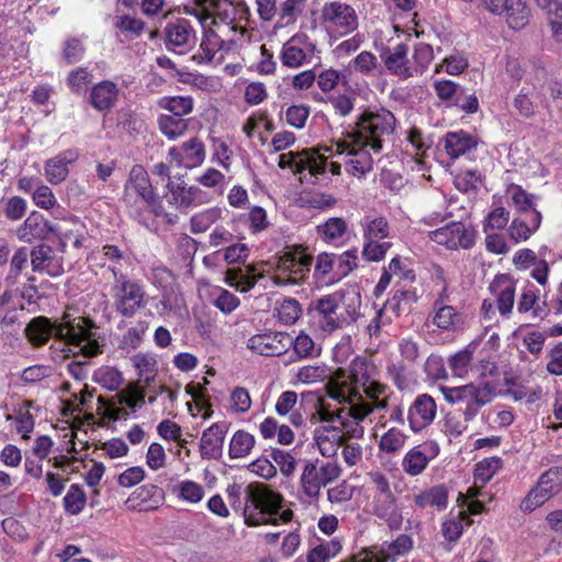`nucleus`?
Listing matches in <instances>:
<instances>
[{"mask_svg": "<svg viewBox=\"0 0 562 562\" xmlns=\"http://www.w3.org/2000/svg\"><path fill=\"white\" fill-rule=\"evenodd\" d=\"M373 368L364 359L356 358L349 368L338 369L327 383L329 396L341 404L330 415L321 409V419H339L356 438L364 434L362 422L374 411L387 407V386L373 378Z\"/></svg>", "mask_w": 562, "mask_h": 562, "instance_id": "1", "label": "nucleus"}, {"mask_svg": "<svg viewBox=\"0 0 562 562\" xmlns=\"http://www.w3.org/2000/svg\"><path fill=\"white\" fill-rule=\"evenodd\" d=\"M373 149L364 140L347 144V132L344 138L331 144L322 145L302 151H289L278 157V166L281 169H290L296 175L308 172L311 176L322 175L329 168L333 175L340 173V164L328 159L336 155L345 156L346 171L355 177H362L372 169Z\"/></svg>", "mask_w": 562, "mask_h": 562, "instance_id": "2", "label": "nucleus"}, {"mask_svg": "<svg viewBox=\"0 0 562 562\" xmlns=\"http://www.w3.org/2000/svg\"><path fill=\"white\" fill-rule=\"evenodd\" d=\"M27 338L35 345L45 344L55 336L66 340L76 351L86 358L102 352V338L95 324L72 310L63 314L59 323H50L46 317H36L26 326Z\"/></svg>", "mask_w": 562, "mask_h": 562, "instance_id": "3", "label": "nucleus"}, {"mask_svg": "<svg viewBox=\"0 0 562 562\" xmlns=\"http://www.w3.org/2000/svg\"><path fill=\"white\" fill-rule=\"evenodd\" d=\"M231 506L243 510L248 526L263 524L278 525L292 519L291 509L283 508V497L261 483H250L246 486L232 484L226 488Z\"/></svg>", "mask_w": 562, "mask_h": 562, "instance_id": "4", "label": "nucleus"}, {"mask_svg": "<svg viewBox=\"0 0 562 562\" xmlns=\"http://www.w3.org/2000/svg\"><path fill=\"white\" fill-rule=\"evenodd\" d=\"M479 379L461 386H441L443 398L452 405H460L465 422H472L480 409L491 403L501 386L495 361H484Z\"/></svg>", "mask_w": 562, "mask_h": 562, "instance_id": "5", "label": "nucleus"}, {"mask_svg": "<svg viewBox=\"0 0 562 562\" xmlns=\"http://www.w3.org/2000/svg\"><path fill=\"white\" fill-rule=\"evenodd\" d=\"M362 295L358 283H346L335 292L316 301V311L322 316L321 325L334 331L357 322L361 316Z\"/></svg>", "mask_w": 562, "mask_h": 562, "instance_id": "6", "label": "nucleus"}, {"mask_svg": "<svg viewBox=\"0 0 562 562\" xmlns=\"http://www.w3.org/2000/svg\"><path fill=\"white\" fill-rule=\"evenodd\" d=\"M186 13L195 16L202 29L214 27L235 42L244 35V27L237 22L238 10L229 1L194 0L186 7Z\"/></svg>", "mask_w": 562, "mask_h": 562, "instance_id": "7", "label": "nucleus"}, {"mask_svg": "<svg viewBox=\"0 0 562 562\" xmlns=\"http://www.w3.org/2000/svg\"><path fill=\"white\" fill-rule=\"evenodd\" d=\"M396 127L394 114L385 108L366 110L356 122L355 127L347 131V144L364 140L374 154L382 150L383 144L390 139Z\"/></svg>", "mask_w": 562, "mask_h": 562, "instance_id": "8", "label": "nucleus"}, {"mask_svg": "<svg viewBox=\"0 0 562 562\" xmlns=\"http://www.w3.org/2000/svg\"><path fill=\"white\" fill-rule=\"evenodd\" d=\"M408 50L407 44L400 43L385 48L380 55L385 69L402 80L422 76L435 57L434 49L429 44H416L411 57H408Z\"/></svg>", "mask_w": 562, "mask_h": 562, "instance_id": "9", "label": "nucleus"}, {"mask_svg": "<svg viewBox=\"0 0 562 562\" xmlns=\"http://www.w3.org/2000/svg\"><path fill=\"white\" fill-rule=\"evenodd\" d=\"M318 21L330 43L355 33L360 25L356 8L341 0L325 2L319 10Z\"/></svg>", "mask_w": 562, "mask_h": 562, "instance_id": "10", "label": "nucleus"}, {"mask_svg": "<svg viewBox=\"0 0 562 562\" xmlns=\"http://www.w3.org/2000/svg\"><path fill=\"white\" fill-rule=\"evenodd\" d=\"M324 408L330 415L339 412L340 407L331 408L329 405L324 404L322 401H317L315 404V412L311 415V423L322 425L316 427L314 430V441L319 453L325 458L334 457L338 449L344 445L345 436L355 438L348 432L347 427L339 419L330 418L328 420L321 419V409Z\"/></svg>", "mask_w": 562, "mask_h": 562, "instance_id": "11", "label": "nucleus"}, {"mask_svg": "<svg viewBox=\"0 0 562 562\" xmlns=\"http://www.w3.org/2000/svg\"><path fill=\"white\" fill-rule=\"evenodd\" d=\"M124 201L134 217L142 220L146 211L155 212L156 195L150 184L148 173L142 166H134L125 186Z\"/></svg>", "mask_w": 562, "mask_h": 562, "instance_id": "12", "label": "nucleus"}, {"mask_svg": "<svg viewBox=\"0 0 562 562\" xmlns=\"http://www.w3.org/2000/svg\"><path fill=\"white\" fill-rule=\"evenodd\" d=\"M111 292L116 312L124 317H133L147 305L144 288L124 273L114 278Z\"/></svg>", "mask_w": 562, "mask_h": 562, "instance_id": "13", "label": "nucleus"}, {"mask_svg": "<svg viewBox=\"0 0 562 562\" xmlns=\"http://www.w3.org/2000/svg\"><path fill=\"white\" fill-rule=\"evenodd\" d=\"M312 256L295 247L278 258L273 280L278 285L297 284L308 273Z\"/></svg>", "mask_w": 562, "mask_h": 562, "instance_id": "14", "label": "nucleus"}, {"mask_svg": "<svg viewBox=\"0 0 562 562\" xmlns=\"http://www.w3.org/2000/svg\"><path fill=\"white\" fill-rule=\"evenodd\" d=\"M368 475L370 484L383 497L381 503L376 501L374 513L378 517L383 519L391 529H400L403 517L395 505L387 477L379 471H372Z\"/></svg>", "mask_w": 562, "mask_h": 562, "instance_id": "15", "label": "nucleus"}, {"mask_svg": "<svg viewBox=\"0 0 562 562\" xmlns=\"http://www.w3.org/2000/svg\"><path fill=\"white\" fill-rule=\"evenodd\" d=\"M562 488V470L553 468L544 472L537 485L527 494L520 504L522 512H532L542 506Z\"/></svg>", "mask_w": 562, "mask_h": 562, "instance_id": "16", "label": "nucleus"}, {"mask_svg": "<svg viewBox=\"0 0 562 562\" xmlns=\"http://www.w3.org/2000/svg\"><path fill=\"white\" fill-rule=\"evenodd\" d=\"M479 347L477 340H472L463 349L451 355L448 359L449 368L454 376L464 379L470 374L477 380L481 366L484 361H493L488 357H474Z\"/></svg>", "mask_w": 562, "mask_h": 562, "instance_id": "17", "label": "nucleus"}, {"mask_svg": "<svg viewBox=\"0 0 562 562\" xmlns=\"http://www.w3.org/2000/svg\"><path fill=\"white\" fill-rule=\"evenodd\" d=\"M490 12L504 16L509 27L520 30L530 19V9L524 0H483Z\"/></svg>", "mask_w": 562, "mask_h": 562, "instance_id": "18", "label": "nucleus"}, {"mask_svg": "<svg viewBox=\"0 0 562 562\" xmlns=\"http://www.w3.org/2000/svg\"><path fill=\"white\" fill-rule=\"evenodd\" d=\"M205 157V145L199 137H191L180 145L170 147L168 150L169 161L184 169L200 167L204 162Z\"/></svg>", "mask_w": 562, "mask_h": 562, "instance_id": "19", "label": "nucleus"}, {"mask_svg": "<svg viewBox=\"0 0 562 562\" xmlns=\"http://www.w3.org/2000/svg\"><path fill=\"white\" fill-rule=\"evenodd\" d=\"M315 49L306 35H294L283 44L280 59L285 67L299 68L312 61Z\"/></svg>", "mask_w": 562, "mask_h": 562, "instance_id": "20", "label": "nucleus"}, {"mask_svg": "<svg viewBox=\"0 0 562 562\" xmlns=\"http://www.w3.org/2000/svg\"><path fill=\"white\" fill-rule=\"evenodd\" d=\"M291 346V336L282 331H265L252 335L247 340V348L254 353L276 357L284 353Z\"/></svg>", "mask_w": 562, "mask_h": 562, "instance_id": "21", "label": "nucleus"}, {"mask_svg": "<svg viewBox=\"0 0 562 562\" xmlns=\"http://www.w3.org/2000/svg\"><path fill=\"white\" fill-rule=\"evenodd\" d=\"M164 34L167 49L179 55L189 52L196 42L195 31L191 23L184 19L169 22Z\"/></svg>", "mask_w": 562, "mask_h": 562, "instance_id": "22", "label": "nucleus"}, {"mask_svg": "<svg viewBox=\"0 0 562 562\" xmlns=\"http://www.w3.org/2000/svg\"><path fill=\"white\" fill-rule=\"evenodd\" d=\"M165 196L167 202L178 210H187L207 201L204 191L198 187L188 186L182 179L169 181Z\"/></svg>", "mask_w": 562, "mask_h": 562, "instance_id": "23", "label": "nucleus"}, {"mask_svg": "<svg viewBox=\"0 0 562 562\" xmlns=\"http://www.w3.org/2000/svg\"><path fill=\"white\" fill-rule=\"evenodd\" d=\"M439 452L440 448L436 441H426L415 446L404 454L401 462L402 470L409 476H418L427 469L430 461L438 457Z\"/></svg>", "mask_w": 562, "mask_h": 562, "instance_id": "24", "label": "nucleus"}, {"mask_svg": "<svg viewBox=\"0 0 562 562\" xmlns=\"http://www.w3.org/2000/svg\"><path fill=\"white\" fill-rule=\"evenodd\" d=\"M429 238L438 245L454 250L468 249L473 245V233L461 222H452L449 225L429 232Z\"/></svg>", "mask_w": 562, "mask_h": 562, "instance_id": "25", "label": "nucleus"}, {"mask_svg": "<svg viewBox=\"0 0 562 562\" xmlns=\"http://www.w3.org/2000/svg\"><path fill=\"white\" fill-rule=\"evenodd\" d=\"M145 403V392L138 385L130 384L113 396V402L105 408V415L113 420L125 419L131 411Z\"/></svg>", "mask_w": 562, "mask_h": 562, "instance_id": "26", "label": "nucleus"}, {"mask_svg": "<svg viewBox=\"0 0 562 562\" xmlns=\"http://www.w3.org/2000/svg\"><path fill=\"white\" fill-rule=\"evenodd\" d=\"M48 233H55L61 236L65 241L71 240L70 235L64 233L61 227L49 224L38 212H32L16 229L18 238L25 243L45 238Z\"/></svg>", "mask_w": 562, "mask_h": 562, "instance_id": "27", "label": "nucleus"}, {"mask_svg": "<svg viewBox=\"0 0 562 562\" xmlns=\"http://www.w3.org/2000/svg\"><path fill=\"white\" fill-rule=\"evenodd\" d=\"M437 405L428 394H419L408 408L407 420L413 432H420L435 419Z\"/></svg>", "mask_w": 562, "mask_h": 562, "instance_id": "28", "label": "nucleus"}, {"mask_svg": "<svg viewBox=\"0 0 562 562\" xmlns=\"http://www.w3.org/2000/svg\"><path fill=\"white\" fill-rule=\"evenodd\" d=\"M203 30V37L198 52L192 56V60L196 64H210L215 59L221 61L223 55L221 50L227 41V36L215 31L214 27H206Z\"/></svg>", "mask_w": 562, "mask_h": 562, "instance_id": "29", "label": "nucleus"}, {"mask_svg": "<svg viewBox=\"0 0 562 562\" xmlns=\"http://www.w3.org/2000/svg\"><path fill=\"white\" fill-rule=\"evenodd\" d=\"M513 265L517 270L525 271L532 268L530 276L542 286L548 283L549 265L546 259L538 258L529 248H521L513 256Z\"/></svg>", "mask_w": 562, "mask_h": 562, "instance_id": "30", "label": "nucleus"}, {"mask_svg": "<svg viewBox=\"0 0 562 562\" xmlns=\"http://www.w3.org/2000/svg\"><path fill=\"white\" fill-rule=\"evenodd\" d=\"M490 290L496 297V306L501 316L509 318L515 304V281L507 274L496 276L490 284Z\"/></svg>", "mask_w": 562, "mask_h": 562, "instance_id": "31", "label": "nucleus"}, {"mask_svg": "<svg viewBox=\"0 0 562 562\" xmlns=\"http://www.w3.org/2000/svg\"><path fill=\"white\" fill-rule=\"evenodd\" d=\"M31 263L34 271L44 272L50 277L64 273L63 257L46 245H41L32 250Z\"/></svg>", "mask_w": 562, "mask_h": 562, "instance_id": "32", "label": "nucleus"}, {"mask_svg": "<svg viewBox=\"0 0 562 562\" xmlns=\"http://www.w3.org/2000/svg\"><path fill=\"white\" fill-rule=\"evenodd\" d=\"M78 158L79 151L69 148L48 159L44 166L46 180L52 184H58L65 181L69 173V166L77 161Z\"/></svg>", "mask_w": 562, "mask_h": 562, "instance_id": "33", "label": "nucleus"}, {"mask_svg": "<svg viewBox=\"0 0 562 562\" xmlns=\"http://www.w3.org/2000/svg\"><path fill=\"white\" fill-rule=\"evenodd\" d=\"M89 260L94 266L108 267L113 278L123 274V270L130 266V258L113 245L103 246L101 250L93 252Z\"/></svg>", "mask_w": 562, "mask_h": 562, "instance_id": "34", "label": "nucleus"}, {"mask_svg": "<svg viewBox=\"0 0 562 562\" xmlns=\"http://www.w3.org/2000/svg\"><path fill=\"white\" fill-rule=\"evenodd\" d=\"M265 265H249L245 269H228L225 276V282L229 286L236 288L240 292H247L263 277Z\"/></svg>", "mask_w": 562, "mask_h": 562, "instance_id": "35", "label": "nucleus"}, {"mask_svg": "<svg viewBox=\"0 0 562 562\" xmlns=\"http://www.w3.org/2000/svg\"><path fill=\"white\" fill-rule=\"evenodd\" d=\"M164 501L162 491L153 484H147L135 490L128 498L132 508L138 512L157 509Z\"/></svg>", "mask_w": 562, "mask_h": 562, "instance_id": "36", "label": "nucleus"}, {"mask_svg": "<svg viewBox=\"0 0 562 562\" xmlns=\"http://www.w3.org/2000/svg\"><path fill=\"white\" fill-rule=\"evenodd\" d=\"M227 426L224 423H214L202 434L200 448L203 457L216 458L221 454Z\"/></svg>", "mask_w": 562, "mask_h": 562, "instance_id": "37", "label": "nucleus"}, {"mask_svg": "<svg viewBox=\"0 0 562 562\" xmlns=\"http://www.w3.org/2000/svg\"><path fill=\"white\" fill-rule=\"evenodd\" d=\"M541 220L540 212L536 210L526 214V218H515L508 227L509 238L516 244L529 239L540 227Z\"/></svg>", "mask_w": 562, "mask_h": 562, "instance_id": "38", "label": "nucleus"}, {"mask_svg": "<svg viewBox=\"0 0 562 562\" xmlns=\"http://www.w3.org/2000/svg\"><path fill=\"white\" fill-rule=\"evenodd\" d=\"M408 435L398 427H391L383 432L378 442V449L380 456L393 458L398 456L406 442Z\"/></svg>", "mask_w": 562, "mask_h": 562, "instance_id": "39", "label": "nucleus"}, {"mask_svg": "<svg viewBox=\"0 0 562 562\" xmlns=\"http://www.w3.org/2000/svg\"><path fill=\"white\" fill-rule=\"evenodd\" d=\"M117 95V86L110 80H104L91 89L90 102L99 111L109 110L115 104Z\"/></svg>", "mask_w": 562, "mask_h": 562, "instance_id": "40", "label": "nucleus"}, {"mask_svg": "<svg viewBox=\"0 0 562 562\" xmlns=\"http://www.w3.org/2000/svg\"><path fill=\"white\" fill-rule=\"evenodd\" d=\"M432 323L442 331L457 333L462 329L464 318L453 306L442 305L435 311Z\"/></svg>", "mask_w": 562, "mask_h": 562, "instance_id": "41", "label": "nucleus"}, {"mask_svg": "<svg viewBox=\"0 0 562 562\" xmlns=\"http://www.w3.org/2000/svg\"><path fill=\"white\" fill-rule=\"evenodd\" d=\"M476 147V139L464 131L451 132L446 135L445 149L456 159Z\"/></svg>", "mask_w": 562, "mask_h": 562, "instance_id": "42", "label": "nucleus"}, {"mask_svg": "<svg viewBox=\"0 0 562 562\" xmlns=\"http://www.w3.org/2000/svg\"><path fill=\"white\" fill-rule=\"evenodd\" d=\"M413 549V540L407 535H400L391 542L382 544L379 552L381 562H394L397 558L407 554Z\"/></svg>", "mask_w": 562, "mask_h": 562, "instance_id": "43", "label": "nucleus"}, {"mask_svg": "<svg viewBox=\"0 0 562 562\" xmlns=\"http://www.w3.org/2000/svg\"><path fill=\"white\" fill-rule=\"evenodd\" d=\"M336 269V256L328 252H322L316 258L314 278L322 285H329L339 281Z\"/></svg>", "mask_w": 562, "mask_h": 562, "instance_id": "44", "label": "nucleus"}, {"mask_svg": "<svg viewBox=\"0 0 562 562\" xmlns=\"http://www.w3.org/2000/svg\"><path fill=\"white\" fill-rule=\"evenodd\" d=\"M347 223L341 217H330L324 224L317 226V234L322 240L338 245L341 244L347 234Z\"/></svg>", "mask_w": 562, "mask_h": 562, "instance_id": "45", "label": "nucleus"}, {"mask_svg": "<svg viewBox=\"0 0 562 562\" xmlns=\"http://www.w3.org/2000/svg\"><path fill=\"white\" fill-rule=\"evenodd\" d=\"M364 239H386L391 236L389 222L383 216L367 215L360 221Z\"/></svg>", "mask_w": 562, "mask_h": 562, "instance_id": "46", "label": "nucleus"}, {"mask_svg": "<svg viewBox=\"0 0 562 562\" xmlns=\"http://www.w3.org/2000/svg\"><path fill=\"white\" fill-rule=\"evenodd\" d=\"M414 502L419 508L436 507L443 509L448 503V491L443 485H437L416 494Z\"/></svg>", "mask_w": 562, "mask_h": 562, "instance_id": "47", "label": "nucleus"}, {"mask_svg": "<svg viewBox=\"0 0 562 562\" xmlns=\"http://www.w3.org/2000/svg\"><path fill=\"white\" fill-rule=\"evenodd\" d=\"M301 488L310 498L317 497L324 485L318 467L314 462H307L300 477Z\"/></svg>", "mask_w": 562, "mask_h": 562, "instance_id": "48", "label": "nucleus"}, {"mask_svg": "<svg viewBox=\"0 0 562 562\" xmlns=\"http://www.w3.org/2000/svg\"><path fill=\"white\" fill-rule=\"evenodd\" d=\"M93 381L109 391H117L123 385L124 378L116 368L102 366L93 372Z\"/></svg>", "mask_w": 562, "mask_h": 562, "instance_id": "49", "label": "nucleus"}, {"mask_svg": "<svg viewBox=\"0 0 562 562\" xmlns=\"http://www.w3.org/2000/svg\"><path fill=\"white\" fill-rule=\"evenodd\" d=\"M159 108L171 112L172 116L181 117L193 110V99L189 95L164 97L158 101Z\"/></svg>", "mask_w": 562, "mask_h": 562, "instance_id": "50", "label": "nucleus"}, {"mask_svg": "<svg viewBox=\"0 0 562 562\" xmlns=\"http://www.w3.org/2000/svg\"><path fill=\"white\" fill-rule=\"evenodd\" d=\"M160 132L170 140L183 136L188 130V121L172 115H161L158 119Z\"/></svg>", "mask_w": 562, "mask_h": 562, "instance_id": "51", "label": "nucleus"}, {"mask_svg": "<svg viewBox=\"0 0 562 562\" xmlns=\"http://www.w3.org/2000/svg\"><path fill=\"white\" fill-rule=\"evenodd\" d=\"M255 446V438L247 431L237 430L229 442L228 454L232 459L244 458L250 453Z\"/></svg>", "mask_w": 562, "mask_h": 562, "instance_id": "52", "label": "nucleus"}, {"mask_svg": "<svg viewBox=\"0 0 562 562\" xmlns=\"http://www.w3.org/2000/svg\"><path fill=\"white\" fill-rule=\"evenodd\" d=\"M252 400L249 391L243 386H235L228 396V412L235 415H244L249 412Z\"/></svg>", "mask_w": 562, "mask_h": 562, "instance_id": "53", "label": "nucleus"}, {"mask_svg": "<svg viewBox=\"0 0 562 562\" xmlns=\"http://www.w3.org/2000/svg\"><path fill=\"white\" fill-rule=\"evenodd\" d=\"M469 67V60L467 56L462 53H454L446 58L438 65H436L435 72L439 74L441 71H446L451 76L461 75Z\"/></svg>", "mask_w": 562, "mask_h": 562, "instance_id": "54", "label": "nucleus"}, {"mask_svg": "<svg viewBox=\"0 0 562 562\" xmlns=\"http://www.w3.org/2000/svg\"><path fill=\"white\" fill-rule=\"evenodd\" d=\"M506 195L510 201V204L519 212L526 214L532 211V195L527 193L520 186L509 184L506 190Z\"/></svg>", "mask_w": 562, "mask_h": 562, "instance_id": "55", "label": "nucleus"}, {"mask_svg": "<svg viewBox=\"0 0 562 562\" xmlns=\"http://www.w3.org/2000/svg\"><path fill=\"white\" fill-rule=\"evenodd\" d=\"M301 314L300 303L295 299H284L276 308L277 318L284 325L294 324Z\"/></svg>", "mask_w": 562, "mask_h": 562, "instance_id": "56", "label": "nucleus"}, {"mask_svg": "<svg viewBox=\"0 0 562 562\" xmlns=\"http://www.w3.org/2000/svg\"><path fill=\"white\" fill-rule=\"evenodd\" d=\"M86 501L87 497L82 487L77 484H72L63 501L66 513L70 515H78L85 508Z\"/></svg>", "mask_w": 562, "mask_h": 562, "instance_id": "57", "label": "nucleus"}, {"mask_svg": "<svg viewBox=\"0 0 562 562\" xmlns=\"http://www.w3.org/2000/svg\"><path fill=\"white\" fill-rule=\"evenodd\" d=\"M222 217V209L211 207L204 210L191 218V229L193 233H203Z\"/></svg>", "mask_w": 562, "mask_h": 562, "instance_id": "58", "label": "nucleus"}, {"mask_svg": "<svg viewBox=\"0 0 562 562\" xmlns=\"http://www.w3.org/2000/svg\"><path fill=\"white\" fill-rule=\"evenodd\" d=\"M501 467L502 460L499 458H487L479 462L474 471L475 484H486L501 469Z\"/></svg>", "mask_w": 562, "mask_h": 562, "instance_id": "59", "label": "nucleus"}, {"mask_svg": "<svg viewBox=\"0 0 562 562\" xmlns=\"http://www.w3.org/2000/svg\"><path fill=\"white\" fill-rule=\"evenodd\" d=\"M178 497L184 502L196 504L202 501L204 496V488L201 484L184 480L181 481L177 487Z\"/></svg>", "mask_w": 562, "mask_h": 562, "instance_id": "60", "label": "nucleus"}, {"mask_svg": "<svg viewBox=\"0 0 562 562\" xmlns=\"http://www.w3.org/2000/svg\"><path fill=\"white\" fill-rule=\"evenodd\" d=\"M464 519H468L464 510H460L456 516L448 517L441 526L442 536L449 541L459 539L463 532Z\"/></svg>", "mask_w": 562, "mask_h": 562, "instance_id": "61", "label": "nucleus"}, {"mask_svg": "<svg viewBox=\"0 0 562 562\" xmlns=\"http://www.w3.org/2000/svg\"><path fill=\"white\" fill-rule=\"evenodd\" d=\"M240 304L239 299L228 290L217 288L214 291L213 305L223 314H232Z\"/></svg>", "mask_w": 562, "mask_h": 562, "instance_id": "62", "label": "nucleus"}, {"mask_svg": "<svg viewBox=\"0 0 562 562\" xmlns=\"http://www.w3.org/2000/svg\"><path fill=\"white\" fill-rule=\"evenodd\" d=\"M306 0H285L280 8V23H294L305 9Z\"/></svg>", "mask_w": 562, "mask_h": 562, "instance_id": "63", "label": "nucleus"}, {"mask_svg": "<svg viewBox=\"0 0 562 562\" xmlns=\"http://www.w3.org/2000/svg\"><path fill=\"white\" fill-rule=\"evenodd\" d=\"M509 221V212L503 206H494L486 215L483 229L485 233L488 231L503 229Z\"/></svg>", "mask_w": 562, "mask_h": 562, "instance_id": "64", "label": "nucleus"}]
</instances>
